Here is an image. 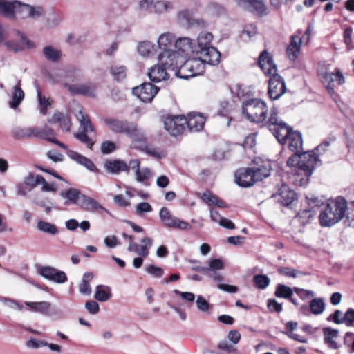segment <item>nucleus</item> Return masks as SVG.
<instances>
[{
  "mask_svg": "<svg viewBox=\"0 0 354 354\" xmlns=\"http://www.w3.org/2000/svg\"><path fill=\"white\" fill-rule=\"evenodd\" d=\"M258 64L264 73L270 76L268 91L270 98L272 100H278L286 92V86L283 78L277 73L272 57L266 50L260 54Z\"/></svg>",
  "mask_w": 354,
  "mask_h": 354,
  "instance_id": "nucleus-1",
  "label": "nucleus"
},
{
  "mask_svg": "<svg viewBox=\"0 0 354 354\" xmlns=\"http://www.w3.org/2000/svg\"><path fill=\"white\" fill-rule=\"evenodd\" d=\"M292 173V183L306 187L310 179V151H299L290 156L286 162Z\"/></svg>",
  "mask_w": 354,
  "mask_h": 354,
  "instance_id": "nucleus-2",
  "label": "nucleus"
},
{
  "mask_svg": "<svg viewBox=\"0 0 354 354\" xmlns=\"http://www.w3.org/2000/svg\"><path fill=\"white\" fill-rule=\"evenodd\" d=\"M347 201L342 197L329 198L324 209L320 210L318 219L322 227H330L340 222L346 216Z\"/></svg>",
  "mask_w": 354,
  "mask_h": 354,
  "instance_id": "nucleus-3",
  "label": "nucleus"
},
{
  "mask_svg": "<svg viewBox=\"0 0 354 354\" xmlns=\"http://www.w3.org/2000/svg\"><path fill=\"white\" fill-rule=\"evenodd\" d=\"M104 124L109 130L117 133H124L134 142H145V136L138 125L127 120H119L113 118H105Z\"/></svg>",
  "mask_w": 354,
  "mask_h": 354,
  "instance_id": "nucleus-4",
  "label": "nucleus"
},
{
  "mask_svg": "<svg viewBox=\"0 0 354 354\" xmlns=\"http://www.w3.org/2000/svg\"><path fill=\"white\" fill-rule=\"evenodd\" d=\"M241 111L244 117L249 121L260 123L266 119L268 107L262 100L252 98L243 102Z\"/></svg>",
  "mask_w": 354,
  "mask_h": 354,
  "instance_id": "nucleus-5",
  "label": "nucleus"
},
{
  "mask_svg": "<svg viewBox=\"0 0 354 354\" xmlns=\"http://www.w3.org/2000/svg\"><path fill=\"white\" fill-rule=\"evenodd\" d=\"M318 75L328 93L337 103L339 95L336 93L335 88L343 85L346 82L342 71L339 68H335L333 71H330L326 68L325 71L319 70Z\"/></svg>",
  "mask_w": 354,
  "mask_h": 354,
  "instance_id": "nucleus-6",
  "label": "nucleus"
},
{
  "mask_svg": "<svg viewBox=\"0 0 354 354\" xmlns=\"http://www.w3.org/2000/svg\"><path fill=\"white\" fill-rule=\"evenodd\" d=\"M173 40L174 36L169 32L160 35L158 40V47L162 50L158 55L159 62L169 66H174V61L178 59V53L170 50Z\"/></svg>",
  "mask_w": 354,
  "mask_h": 354,
  "instance_id": "nucleus-7",
  "label": "nucleus"
},
{
  "mask_svg": "<svg viewBox=\"0 0 354 354\" xmlns=\"http://www.w3.org/2000/svg\"><path fill=\"white\" fill-rule=\"evenodd\" d=\"M205 71V64L200 59L194 58L186 60L180 66H178L176 70V75L181 79H189L203 74Z\"/></svg>",
  "mask_w": 354,
  "mask_h": 354,
  "instance_id": "nucleus-8",
  "label": "nucleus"
},
{
  "mask_svg": "<svg viewBox=\"0 0 354 354\" xmlns=\"http://www.w3.org/2000/svg\"><path fill=\"white\" fill-rule=\"evenodd\" d=\"M76 118L80 122L82 131L75 133V137L81 142L86 145L87 147L92 149L95 142L88 136V132L95 131L94 127L91 124L88 115L84 113L82 110L76 114Z\"/></svg>",
  "mask_w": 354,
  "mask_h": 354,
  "instance_id": "nucleus-9",
  "label": "nucleus"
},
{
  "mask_svg": "<svg viewBox=\"0 0 354 354\" xmlns=\"http://www.w3.org/2000/svg\"><path fill=\"white\" fill-rule=\"evenodd\" d=\"M165 129L172 136H178L186 130V117L167 115L163 120Z\"/></svg>",
  "mask_w": 354,
  "mask_h": 354,
  "instance_id": "nucleus-10",
  "label": "nucleus"
},
{
  "mask_svg": "<svg viewBox=\"0 0 354 354\" xmlns=\"http://www.w3.org/2000/svg\"><path fill=\"white\" fill-rule=\"evenodd\" d=\"M159 216L162 223L168 227L182 230H190L191 225L178 218L173 216L171 212L167 207H162L159 212Z\"/></svg>",
  "mask_w": 354,
  "mask_h": 354,
  "instance_id": "nucleus-11",
  "label": "nucleus"
},
{
  "mask_svg": "<svg viewBox=\"0 0 354 354\" xmlns=\"http://www.w3.org/2000/svg\"><path fill=\"white\" fill-rule=\"evenodd\" d=\"M46 14L44 9L41 6L34 7L28 4L22 3L17 1L15 15L20 19L30 18L37 19Z\"/></svg>",
  "mask_w": 354,
  "mask_h": 354,
  "instance_id": "nucleus-12",
  "label": "nucleus"
},
{
  "mask_svg": "<svg viewBox=\"0 0 354 354\" xmlns=\"http://www.w3.org/2000/svg\"><path fill=\"white\" fill-rule=\"evenodd\" d=\"M159 88L151 83H143L139 86L134 87L132 93L142 102H151L158 93Z\"/></svg>",
  "mask_w": 354,
  "mask_h": 354,
  "instance_id": "nucleus-13",
  "label": "nucleus"
},
{
  "mask_svg": "<svg viewBox=\"0 0 354 354\" xmlns=\"http://www.w3.org/2000/svg\"><path fill=\"white\" fill-rule=\"evenodd\" d=\"M335 140V137H330L324 140L313 150H311V174L317 168L322 165L320 156L324 154L328 150L331 143Z\"/></svg>",
  "mask_w": 354,
  "mask_h": 354,
  "instance_id": "nucleus-14",
  "label": "nucleus"
},
{
  "mask_svg": "<svg viewBox=\"0 0 354 354\" xmlns=\"http://www.w3.org/2000/svg\"><path fill=\"white\" fill-rule=\"evenodd\" d=\"M177 68L178 60L174 61V66H169L160 62V64H157L151 67L147 74L151 81L160 82L169 78V75L167 73V69L176 71Z\"/></svg>",
  "mask_w": 354,
  "mask_h": 354,
  "instance_id": "nucleus-15",
  "label": "nucleus"
},
{
  "mask_svg": "<svg viewBox=\"0 0 354 354\" xmlns=\"http://www.w3.org/2000/svg\"><path fill=\"white\" fill-rule=\"evenodd\" d=\"M235 183L240 187H249L256 182L253 168H241L234 174Z\"/></svg>",
  "mask_w": 354,
  "mask_h": 354,
  "instance_id": "nucleus-16",
  "label": "nucleus"
},
{
  "mask_svg": "<svg viewBox=\"0 0 354 354\" xmlns=\"http://www.w3.org/2000/svg\"><path fill=\"white\" fill-rule=\"evenodd\" d=\"M177 21L180 26L186 28L193 26L204 28L206 26V23L203 19H195L193 17L192 12L187 9L181 10L178 12Z\"/></svg>",
  "mask_w": 354,
  "mask_h": 354,
  "instance_id": "nucleus-17",
  "label": "nucleus"
},
{
  "mask_svg": "<svg viewBox=\"0 0 354 354\" xmlns=\"http://www.w3.org/2000/svg\"><path fill=\"white\" fill-rule=\"evenodd\" d=\"M64 86L73 95H82L91 97H95V91L97 87L93 83L88 82L86 84L76 85L65 83Z\"/></svg>",
  "mask_w": 354,
  "mask_h": 354,
  "instance_id": "nucleus-18",
  "label": "nucleus"
},
{
  "mask_svg": "<svg viewBox=\"0 0 354 354\" xmlns=\"http://www.w3.org/2000/svg\"><path fill=\"white\" fill-rule=\"evenodd\" d=\"M196 54L202 62L209 65H217L221 62V53L214 46H209L207 48L196 50Z\"/></svg>",
  "mask_w": 354,
  "mask_h": 354,
  "instance_id": "nucleus-19",
  "label": "nucleus"
},
{
  "mask_svg": "<svg viewBox=\"0 0 354 354\" xmlns=\"http://www.w3.org/2000/svg\"><path fill=\"white\" fill-rule=\"evenodd\" d=\"M39 273L45 279L57 283H64L68 280L67 276L64 271L50 266L41 267L39 270Z\"/></svg>",
  "mask_w": 354,
  "mask_h": 354,
  "instance_id": "nucleus-20",
  "label": "nucleus"
},
{
  "mask_svg": "<svg viewBox=\"0 0 354 354\" xmlns=\"http://www.w3.org/2000/svg\"><path fill=\"white\" fill-rule=\"evenodd\" d=\"M244 9L259 16L266 15V6L263 0H235Z\"/></svg>",
  "mask_w": 354,
  "mask_h": 354,
  "instance_id": "nucleus-21",
  "label": "nucleus"
},
{
  "mask_svg": "<svg viewBox=\"0 0 354 354\" xmlns=\"http://www.w3.org/2000/svg\"><path fill=\"white\" fill-rule=\"evenodd\" d=\"M186 129L190 132H198L203 129L205 117L199 113H192L186 118Z\"/></svg>",
  "mask_w": 354,
  "mask_h": 354,
  "instance_id": "nucleus-22",
  "label": "nucleus"
},
{
  "mask_svg": "<svg viewBox=\"0 0 354 354\" xmlns=\"http://www.w3.org/2000/svg\"><path fill=\"white\" fill-rule=\"evenodd\" d=\"M270 131L281 145H285L287 143L288 137L295 131L283 122H280L275 128L271 129Z\"/></svg>",
  "mask_w": 354,
  "mask_h": 354,
  "instance_id": "nucleus-23",
  "label": "nucleus"
},
{
  "mask_svg": "<svg viewBox=\"0 0 354 354\" xmlns=\"http://www.w3.org/2000/svg\"><path fill=\"white\" fill-rule=\"evenodd\" d=\"M105 170L110 174H118L120 172H129V167L127 162L122 160H107L104 165Z\"/></svg>",
  "mask_w": 354,
  "mask_h": 354,
  "instance_id": "nucleus-24",
  "label": "nucleus"
},
{
  "mask_svg": "<svg viewBox=\"0 0 354 354\" xmlns=\"http://www.w3.org/2000/svg\"><path fill=\"white\" fill-rule=\"evenodd\" d=\"M79 206L81 209L87 212H100L101 211H106L96 200L84 194L81 196Z\"/></svg>",
  "mask_w": 354,
  "mask_h": 354,
  "instance_id": "nucleus-25",
  "label": "nucleus"
},
{
  "mask_svg": "<svg viewBox=\"0 0 354 354\" xmlns=\"http://www.w3.org/2000/svg\"><path fill=\"white\" fill-rule=\"evenodd\" d=\"M66 153L70 158H71L78 164L84 166L90 171H98V169L96 167L95 165L93 163V162L87 157L84 156L83 155L79 153L78 152L73 150H68V151H66Z\"/></svg>",
  "mask_w": 354,
  "mask_h": 354,
  "instance_id": "nucleus-26",
  "label": "nucleus"
},
{
  "mask_svg": "<svg viewBox=\"0 0 354 354\" xmlns=\"http://www.w3.org/2000/svg\"><path fill=\"white\" fill-rule=\"evenodd\" d=\"M277 194L279 196V202L283 206H288L297 198V194L289 187L282 184Z\"/></svg>",
  "mask_w": 354,
  "mask_h": 354,
  "instance_id": "nucleus-27",
  "label": "nucleus"
},
{
  "mask_svg": "<svg viewBox=\"0 0 354 354\" xmlns=\"http://www.w3.org/2000/svg\"><path fill=\"white\" fill-rule=\"evenodd\" d=\"M301 44V38L299 35L291 36L290 43L286 48V55L290 60L295 61L298 58Z\"/></svg>",
  "mask_w": 354,
  "mask_h": 354,
  "instance_id": "nucleus-28",
  "label": "nucleus"
},
{
  "mask_svg": "<svg viewBox=\"0 0 354 354\" xmlns=\"http://www.w3.org/2000/svg\"><path fill=\"white\" fill-rule=\"evenodd\" d=\"M48 123L50 124H59L60 128L62 131L69 132L71 131V120L70 118L64 113L55 111L52 118L48 120Z\"/></svg>",
  "mask_w": 354,
  "mask_h": 354,
  "instance_id": "nucleus-29",
  "label": "nucleus"
},
{
  "mask_svg": "<svg viewBox=\"0 0 354 354\" xmlns=\"http://www.w3.org/2000/svg\"><path fill=\"white\" fill-rule=\"evenodd\" d=\"M287 142L288 149L293 153L303 151L302 136L299 131H293L288 137Z\"/></svg>",
  "mask_w": 354,
  "mask_h": 354,
  "instance_id": "nucleus-30",
  "label": "nucleus"
},
{
  "mask_svg": "<svg viewBox=\"0 0 354 354\" xmlns=\"http://www.w3.org/2000/svg\"><path fill=\"white\" fill-rule=\"evenodd\" d=\"M24 304L32 312L38 313L46 316L50 315L51 304L48 301H25Z\"/></svg>",
  "mask_w": 354,
  "mask_h": 354,
  "instance_id": "nucleus-31",
  "label": "nucleus"
},
{
  "mask_svg": "<svg viewBox=\"0 0 354 354\" xmlns=\"http://www.w3.org/2000/svg\"><path fill=\"white\" fill-rule=\"evenodd\" d=\"M175 47L178 52H176L179 55V53L188 54L189 52L195 53V48L193 46V40L189 37H180L175 42Z\"/></svg>",
  "mask_w": 354,
  "mask_h": 354,
  "instance_id": "nucleus-32",
  "label": "nucleus"
},
{
  "mask_svg": "<svg viewBox=\"0 0 354 354\" xmlns=\"http://www.w3.org/2000/svg\"><path fill=\"white\" fill-rule=\"evenodd\" d=\"M271 163L270 161H263L258 167H253L255 179L261 181L270 175Z\"/></svg>",
  "mask_w": 354,
  "mask_h": 354,
  "instance_id": "nucleus-33",
  "label": "nucleus"
},
{
  "mask_svg": "<svg viewBox=\"0 0 354 354\" xmlns=\"http://www.w3.org/2000/svg\"><path fill=\"white\" fill-rule=\"evenodd\" d=\"M293 292H294V288L292 289L289 286L279 283L276 287L274 295L277 297H279V298L289 299L290 301L293 304H295V306H298L299 304L297 302V301L295 298L292 297Z\"/></svg>",
  "mask_w": 354,
  "mask_h": 354,
  "instance_id": "nucleus-34",
  "label": "nucleus"
},
{
  "mask_svg": "<svg viewBox=\"0 0 354 354\" xmlns=\"http://www.w3.org/2000/svg\"><path fill=\"white\" fill-rule=\"evenodd\" d=\"M25 94L21 88V80L13 87L12 100L9 102V106L12 109H17L24 98Z\"/></svg>",
  "mask_w": 354,
  "mask_h": 354,
  "instance_id": "nucleus-35",
  "label": "nucleus"
},
{
  "mask_svg": "<svg viewBox=\"0 0 354 354\" xmlns=\"http://www.w3.org/2000/svg\"><path fill=\"white\" fill-rule=\"evenodd\" d=\"M83 194L75 188H69L66 192H62L60 196L67 199L64 204L68 205L70 203L75 205H80V200Z\"/></svg>",
  "mask_w": 354,
  "mask_h": 354,
  "instance_id": "nucleus-36",
  "label": "nucleus"
},
{
  "mask_svg": "<svg viewBox=\"0 0 354 354\" xmlns=\"http://www.w3.org/2000/svg\"><path fill=\"white\" fill-rule=\"evenodd\" d=\"M17 1L0 0V13L8 18H14Z\"/></svg>",
  "mask_w": 354,
  "mask_h": 354,
  "instance_id": "nucleus-37",
  "label": "nucleus"
},
{
  "mask_svg": "<svg viewBox=\"0 0 354 354\" xmlns=\"http://www.w3.org/2000/svg\"><path fill=\"white\" fill-rule=\"evenodd\" d=\"M213 39V35L211 32L203 31L201 32L197 38V46L194 47L195 50H201L203 48H207L211 45V41Z\"/></svg>",
  "mask_w": 354,
  "mask_h": 354,
  "instance_id": "nucleus-38",
  "label": "nucleus"
},
{
  "mask_svg": "<svg viewBox=\"0 0 354 354\" xmlns=\"http://www.w3.org/2000/svg\"><path fill=\"white\" fill-rule=\"evenodd\" d=\"M112 296L110 287L103 285H98L96 287L94 297L100 302L108 301Z\"/></svg>",
  "mask_w": 354,
  "mask_h": 354,
  "instance_id": "nucleus-39",
  "label": "nucleus"
},
{
  "mask_svg": "<svg viewBox=\"0 0 354 354\" xmlns=\"http://www.w3.org/2000/svg\"><path fill=\"white\" fill-rule=\"evenodd\" d=\"M45 58L51 62H57L62 57V51L57 48L47 46L43 48Z\"/></svg>",
  "mask_w": 354,
  "mask_h": 354,
  "instance_id": "nucleus-40",
  "label": "nucleus"
},
{
  "mask_svg": "<svg viewBox=\"0 0 354 354\" xmlns=\"http://www.w3.org/2000/svg\"><path fill=\"white\" fill-rule=\"evenodd\" d=\"M324 342L328 346L333 349L338 348L337 343L334 339L337 337L338 330L331 328H326L324 329Z\"/></svg>",
  "mask_w": 354,
  "mask_h": 354,
  "instance_id": "nucleus-41",
  "label": "nucleus"
},
{
  "mask_svg": "<svg viewBox=\"0 0 354 354\" xmlns=\"http://www.w3.org/2000/svg\"><path fill=\"white\" fill-rule=\"evenodd\" d=\"M93 278L92 272H86L83 274L82 281L79 285V291L82 295H88L91 293V288L90 286V281Z\"/></svg>",
  "mask_w": 354,
  "mask_h": 354,
  "instance_id": "nucleus-42",
  "label": "nucleus"
},
{
  "mask_svg": "<svg viewBox=\"0 0 354 354\" xmlns=\"http://www.w3.org/2000/svg\"><path fill=\"white\" fill-rule=\"evenodd\" d=\"M109 73L115 81L120 82L127 77V67L123 65H113L109 68Z\"/></svg>",
  "mask_w": 354,
  "mask_h": 354,
  "instance_id": "nucleus-43",
  "label": "nucleus"
},
{
  "mask_svg": "<svg viewBox=\"0 0 354 354\" xmlns=\"http://www.w3.org/2000/svg\"><path fill=\"white\" fill-rule=\"evenodd\" d=\"M297 327V323L293 321H289L286 324L284 334L288 336L290 338L293 339L300 342H306L307 341L304 339H301L300 335L293 333V330Z\"/></svg>",
  "mask_w": 354,
  "mask_h": 354,
  "instance_id": "nucleus-44",
  "label": "nucleus"
},
{
  "mask_svg": "<svg viewBox=\"0 0 354 354\" xmlns=\"http://www.w3.org/2000/svg\"><path fill=\"white\" fill-rule=\"evenodd\" d=\"M155 48V46L151 42L142 41L138 44V51L141 55L148 57L153 54Z\"/></svg>",
  "mask_w": 354,
  "mask_h": 354,
  "instance_id": "nucleus-45",
  "label": "nucleus"
},
{
  "mask_svg": "<svg viewBox=\"0 0 354 354\" xmlns=\"http://www.w3.org/2000/svg\"><path fill=\"white\" fill-rule=\"evenodd\" d=\"M214 280L218 283L217 285L218 288L230 293H235L238 291V288L235 286L221 283L220 282L223 280V276L218 272H214Z\"/></svg>",
  "mask_w": 354,
  "mask_h": 354,
  "instance_id": "nucleus-46",
  "label": "nucleus"
},
{
  "mask_svg": "<svg viewBox=\"0 0 354 354\" xmlns=\"http://www.w3.org/2000/svg\"><path fill=\"white\" fill-rule=\"evenodd\" d=\"M280 122H283V121L279 120L278 118V109L276 107H272L270 110V114L268 120L266 122V125L270 131L271 129L275 128V127L278 126Z\"/></svg>",
  "mask_w": 354,
  "mask_h": 354,
  "instance_id": "nucleus-47",
  "label": "nucleus"
},
{
  "mask_svg": "<svg viewBox=\"0 0 354 354\" xmlns=\"http://www.w3.org/2000/svg\"><path fill=\"white\" fill-rule=\"evenodd\" d=\"M277 272L279 274L281 275L290 278L300 277L303 275L306 274V273L305 272L289 267H281L278 268Z\"/></svg>",
  "mask_w": 354,
  "mask_h": 354,
  "instance_id": "nucleus-48",
  "label": "nucleus"
},
{
  "mask_svg": "<svg viewBox=\"0 0 354 354\" xmlns=\"http://www.w3.org/2000/svg\"><path fill=\"white\" fill-rule=\"evenodd\" d=\"M326 304L322 298H315L311 299V313L320 315L325 310Z\"/></svg>",
  "mask_w": 354,
  "mask_h": 354,
  "instance_id": "nucleus-49",
  "label": "nucleus"
},
{
  "mask_svg": "<svg viewBox=\"0 0 354 354\" xmlns=\"http://www.w3.org/2000/svg\"><path fill=\"white\" fill-rule=\"evenodd\" d=\"M20 41H8L4 44L10 50L17 53L24 48L26 42L28 44L29 41H26V37L21 35Z\"/></svg>",
  "mask_w": 354,
  "mask_h": 354,
  "instance_id": "nucleus-50",
  "label": "nucleus"
},
{
  "mask_svg": "<svg viewBox=\"0 0 354 354\" xmlns=\"http://www.w3.org/2000/svg\"><path fill=\"white\" fill-rule=\"evenodd\" d=\"M37 229L43 232L55 235L57 233V227L54 224L44 221H39L37 223Z\"/></svg>",
  "mask_w": 354,
  "mask_h": 354,
  "instance_id": "nucleus-51",
  "label": "nucleus"
},
{
  "mask_svg": "<svg viewBox=\"0 0 354 354\" xmlns=\"http://www.w3.org/2000/svg\"><path fill=\"white\" fill-rule=\"evenodd\" d=\"M37 99L40 106V113L46 115L48 111V107L50 106L51 102L49 98H46L45 96L42 95L41 91L39 88L37 90Z\"/></svg>",
  "mask_w": 354,
  "mask_h": 354,
  "instance_id": "nucleus-52",
  "label": "nucleus"
},
{
  "mask_svg": "<svg viewBox=\"0 0 354 354\" xmlns=\"http://www.w3.org/2000/svg\"><path fill=\"white\" fill-rule=\"evenodd\" d=\"M14 138L21 140L30 138V127H17L12 131Z\"/></svg>",
  "mask_w": 354,
  "mask_h": 354,
  "instance_id": "nucleus-53",
  "label": "nucleus"
},
{
  "mask_svg": "<svg viewBox=\"0 0 354 354\" xmlns=\"http://www.w3.org/2000/svg\"><path fill=\"white\" fill-rule=\"evenodd\" d=\"M142 245L140 248L138 255L142 257H147L149 254V248L153 244V240L149 237H145L141 240Z\"/></svg>",
  "mask_w": 354,
  "mask_h": 354,
  "instance_id": "nucleus-54",
  "label": "nucleus"
},
{
  "mask_svg": "<svg viewBox=\"0 0 354 354\" xmlns=\"http://www.w3.org/2000/svg\"><path fill=\"white\" fill-rule=\"evenodd\" d=\"M142 144L141 149L143 151H145L147 154L154 157L158 159H161L163 156V152L152 147H149L146 143H147V139L145 138V142H140Z\"/></svg>",
  "mask_w": 354,
  "mask_h": 354,
  "instance_id": "nucleus-55",
  "label": "nucleus"
},
{
  "mask_svg": "<svg viewBox=\"0 0 354 354\" xmlns=\"http://www.w3.org/2000/svg\"><path fill=\"white\" fill-rule=\"evenodd\" d=\"M253 281L259 289L263 290L269 286L270 280L265 274H257L254 277Z\"/></svg>",
  "mask_w": 354,
  "mask_h": 354,
  "instance_id": "nucleus-56",
  "label": "nucleus"
},
{
  "mask_svg": "<svg viewBox=\"0 0 354 354\" xmlns=\"http://www.w3.org/2000/svg\"><path fill=\"white\" fill-rule=\"evenodd\" d=\"M209 266L207 267L208 272H207V276H210L211 270H219L224 268V263L221 259H212L208 261Z\"/></svg>",
  "mask_w": 354,
  "mask_h": 354,
  "instance_id": "nucleus-57",
  "label": "nucleus"
},
{
  "mask_svg": "<svg viewBox=\"0 0 354 354\" xmlns=\"http://www.w3.org/2000/svg\"><path fill=\"white\" fill-rule=\"evenodd\" d=\"M329 199L326 198L324 196H314L311 197V209L317 208L318 209H324L325 205Z\"/></svg>",
  "mask_w": 354,
  "mask_h": 354,
  "instance_id": "nucleus-58",
  "label": "nucleus"
},
{
  "mask_svg": "<svg viewBox=\"0 0 354 354\" xmlns=\"http://www.w3.org/2000/svg\"><path fill=\"white\" fill-rule=\"evenodd\" d=\"M344 223L350 227H354V202L349 206L347 205V209L345 216Z\"/></svg>",
  "mask_w": 354,
  "mask_h": 354,
  "instance_id": "nucleus-59",
  "label": "nucleus"
},
{
  "mask_svg": "<svg viewBox=\"0 0 354 354\" xmlns=\"http://www.w3.org/2000/svg\"><path fill=\"white\" fill-rule=\"evenodd\" d=\"M0 301L10 308L17 309L19 310H21L23 308V306L18 301L11 298L0 296Z\"/></svg>",
  "mask_w": 354,
  "mask_h": 354,
  "instance_id": "nucleus-60",
  "label": "nucleus"
},
{
  "mask_svg": "<svg viewBox=\"0 0 354 354\" xmlns=\"http://www.w3.org/2000/svg\"><path fill=\"white\" fill-rule=\"evenodd\" d=\"M41 136L40 137V138L44 139V140H46L48 142H50L52 143L56 139L55 138L54 130L48 126H45V127H44V128L41 129Z\"/></svg>",
  "mask_w": 354,
  "mask_h": 354,
  "instance_id": "nucleus-61",
  "label": "nucleus"
},
{
  "mask_svg": "<svg viewBox=\"0 0 354 354\" xmlns=\"http://www.w3.org/2000/svg\"><path fill=\"white\" fill-rule=\"evenodd\" d=\"M146 271L149 274L157 278L161 277L164 274V270L162 268L156 266L154 265H148L146 267Z\"/></svg>",
  "mask_w": 354,
  "mask_h": 354,
  "instance_id": "nucleus-62",
  "label": "nucleus"
},
{
  "mask_svg": "<svg viewBox=\"0 0 354 354\" xmlns=\"http://www.w3.org/2000/svg\"><path fill=\"white\" fill-rule=\"evenodd\" d=\"M116 149V145L112 141H104L101 144V151L103 154H109Z\"/></svg>",
  "mask_w": 354,
  "mask_h": 354,
  "instance_id": "nucleus-63",
  "label": "nucleus"
},
{
  "mask_svg": "<svg viewBox=\"0 0 354 354\" xmlns=\"http://www.w3.org/2000/svg\"><path fill=\"white\" fill-rule=\"evenodd\" d=\"M346 326L354 327V309L348 308L344 315V322Z\"/></svg>",
  "mask_w": 354,
  "mask_h": 354,
  "instance_id": "nucleus-64",
  "label": "nucleus"
}]
</instances>
